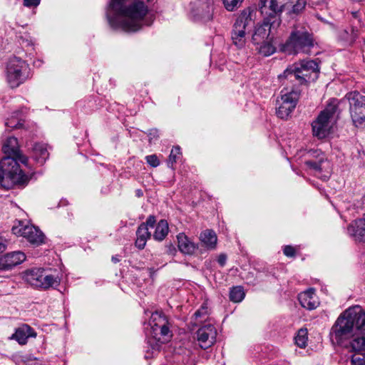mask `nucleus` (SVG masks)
<instances>
[{
  "label": "nucleus",
  "mask_w": 365,
  "mask_h": 365,
  "mask_svg": "<svg viewBox=\"0 0 365 365\" xmlns=\"http://www.w3.org/2000/svg\"><path fill=\"white\" fill-rule=\"evenodd\" d=\"M340 38H341V40L345 41H352V38L351 37L347 30H343L341 31L340 34Z\"/></svg>",
  "instance_id": "a19ab883"
},
{
  "label": "nucleus",
  "mask_w": 365,
  "mask_h": 365,
  "mask_svg": "<svg viewBox=\"0 0 365 365\" xmlns=\"http://www.w3.org/2000/svg\"><path fill=\"white\" fill-rule=\"evenodd\" d=\"M323 2V0H309V5L311 6H317L318 5H320Z\"/></svg>",
  "instance_id": "a18cd8bd"
},
{
  "label": "nucleus",
  "mask_w": 365,
  "mask_h": 365,
  "mask_svg": "<svg viewBox=\"0 0 365 365\" xmlns=\"http://www.w3.org/2000/svg\"><path fill=\"white\" fill-rule=\"evenodd\" d=\"M169 231L168 223L165 220H161L158 223L153 234V238L157 241L163 240Z\"/></svg>",
  "instance_id": "cd10ccee"
},
{
  "label": "nucleus",
  "mask_w": 365,
  "mask_h": 365,
  "mask_svg": "<svg viewBox=\"0 0 365 365\" xmlns=\"http://www.w3.org/2000/svg\"><path fill=\"white\" fill-rule=\"evenodd\" d=\"M24 280L32 287L42 289L56 287L60 284L61 279L58 276L47 274L43 269L34 268L24 272Z\"/></svg>",
  "instance_id": "6e6552de"
},
{
  "label": "nucleus",
  "mask_w": 365,
  "mask_h": 365,
  "mask_svg": "<svg viewBox=\"0 0 365 365\" xmlns=\"http://www.w3.org/2000/svg\"><path fill=\"white\" fill-rule=\"evenodd\" d=\"M245 294L240 286L234 287L230 292V299L233 302H240L245 298Z\"/></svg>",
  "instance_id": "c756f323"
},
{
  "label": "nucleus",
  "mask_w": 365,
  "mask_h": 365,
  "mask_svg": "<svg viewBox=\"0 0 365 365\" xmlns=\"http://www.w3.org/2000/svg\"><path fill=\"white\" fill-rule=\"evenodd\" d=\"M34 155L36 160L43 164L49 155L46 145L42 143H36L34 147Z\"/></svg>",
  "instance_id": "bb28decb"
},
{
  "label": "nucleus",
  "mask_w": 365,
  "mask_h": 365,
  "mask_svg": "<svg viewBox=\"0 0 365 365\" xmlns=\"http://www.w3.org/2000/svg\"><path fill=\"white\" fill-rule=\"evenodd\" d=\"M148 7L141 0H111L106 17L113 29H121L127 32H136L146 23Z\"/></svg>",
  "instance_id": "f257e3e1"
},
{
  "label": "nucleus",
  "mask_w": 365,
  "mask_h": 365,
  "mask_svg": "<svg viewBox=\"0 0 365 365\" xmlns=\"http://www.w3.org/2000/svg\"><path fill=\"white\" fill-rule=\"evenodd\" d=\"M41 0H24L23 4L26 7H36L40 4Z\"/></svg>",
  "instance_id": "ea45409f"
},
{
  "label": "nucleus",
  "mask_w": 365,
  "mask_h": 365,
  "mask_svg": "<svg viewBox=\"0 0 365 365\" xmlns=\"http://www.w3.org/2000/svg\"><path fill=\"white\" fill-rule=\"evenodd\" d=\"M351 365H365V355L354 354L351 360Z\"/></svg>",
  "instance_id": "c9c22d12"
},
{
  "label": "nucleus",
  "mask_w": 365,
  "mask_h": 365,
  "mask_svg": "<svg viewBox=\"0 0 365 365\" xmlns=\"http://www.w3.org/2000/svg\"><path fill=\"white\" fill-rule=\"evenodd\" d=\"M112 261L114 262V263H117L120 261V259H118V257H112Z\"/></svg>",
  "instance_id": "09e8293b"
},
{
  "label": "nucleus",
  "mask_w": 365,
  "mask_h": 365,
  "mask_svg": "<svg viewBox=\"0 0 365 365\" xmlns=\"http://www.w3.org/2000/svg\"><path fill=\"white\" fill-rule=\"evenodd\" d=\"M355 354L365 355V312L356 318V330L351 335L349 345H345Z\"/></svg>",
  "instance_id": "f8f14e48"
},
{
  "label": "nucleus",
  "mask_w": 365,
  "mask_h": 365,
  "mask_svg": "<svg viewBox=\"0 0 365 365\" xmlns=\"http://www.w3.org/2000/svg\"><path fill=\"white\" fill-rule=\"evenodd\" d=\"M252 20L249 14H242L236 19L232 31V40L237 48H242L246 42L247 28L252 24Z\"/></svg>",
  "instance_id": "4468645a"
},
{
  "label": "nucleus",
  "mask_w": 365,
  "mask_h": 365,
  "mask_svg": "<svg viewBox=\"0 0 365 365\" xmlns=\"http://www.w3.org/2000/svg\"><path fill=\"white\" fill-rule=\"evenodd\" d=\"M5 270L22 263L26 259V255L21 251L11 252L2 257Z\"/></svg>",
  "instance_id": "4be33fe9"
},
{
  "label": "nucleus",
  "mask_w": 365,
  "mask_h": 365,
  "mask_svg": "<svg viewBox=\"0 0 365 365\" xmlns=\"http://www.w3.org/2000/svg\"><path fill=\"white\" fill-rule=\"evenodd\" d=\"M290 4L292 6L291 9L289 11V14H293L295 15H298L300 13H302L306 5H307V1L306 0H292L290 1Z\"/></svg>",
  "instance_id": "7c9ffc66"
},
{
  "label": "nucleus",
  "mask_w": 365,
  "mask_h": 365,
  "mask_svg": "<svg viewBox=\"0 0 365 365\" xmlns=\"http://www.w3.org/2000/svg\"><path fill=\"white\" fill-rule=\"evenodd\" d=\"M200 238L207 249L214 250L216 247L217 238L214 231L206 230L201 233Z\"/></svg>",
  "instance_id": "a878e982"
},
{
  "label": "nucleus",
  "mask_w": 365,
  "mask_h": 365,
  "mask_svg": "<svg viewBox=\"0 0 365 365\" xmlns=\"http://www.w3.org/2000/svg\"><path fill=\"white\" fill-rule=\"evenodd\" d=\"M283 252L287 257H292L295 255V249L290 245H287L284 247Z\"/></svg>",
  "instance_id": "4c0bfd02"
},
{
  "label": "nucleus",
  "mask_w": 365,
  "mask_h": 365,
  "mask_svg": "<svg viewBox=\"0 0 365 365\" xmlns=\"http://www.w3.org/2000/svg\"><path fill=\"white\" fill-rule=\"evenodd\" d=\"M295 344L300 348H304L307 343V329H300L294 338Z\"/></svg>",
  "instance_id": "2f4dec72"
},
{
  "label": "nucleus",
  "mask_w": 365,
  "mask_h": 365,
  "mask_svg": "<svg viewBox=\"0 0 365 365\" xmlns=\"http://www.w3.org/2000/svg\"><path fill=\"white\" fill-rule=\"evenodd\" d=\"M155 222H156V220H155V216L150 215L148 217V219L146 220V222H143L140 225H145V227H148L149 229V227H154Z\"/></svg>",
  "instance_id": "58836bf2"
},
{
  "label": "nucleus",
  "mask_w": 365,
  "mask_h": 365,
  "mask_svg": "<svg viewBox=\"0 0 365 365\" xmlns=\"http://www.w3.org/2000/svg\"><path fill=\"white\" fill-rule=\"evenodd\" d=\"M148 1H150L151 0H147Z\"/></svg>",
  "instance_id": "603ef678"
},
{
  "label": "nucleus",
  "mask_w": 365,
  "mask_h": 365,
  "mask_svg": "<svg viewBox=\"0 0 365 365\" xmlns=\"http://www.w3.org/2000/svg\"><path fill=\"white\" fill-rule=\"evenodd\" d=\"M352 14H353L354 18H356L358 16V12L357 11L353 12Z\"/></svg>",
  "instance_id": "8fccbe9b"
},
{
  "label": "nucleus",
  "mask_w": 365,
  "mask_h": 365,
  "mask_svg": "<svg viewBox=\"0 0 365 365\" xmlns=\"http://www.w3.org/2000/svg\"><path fill=\"white\" fill-rule=\"evenodd\" d=\"M135 194H136V196H138V197H142L143 195V191L140 189H138L135 191Z\"/></svg>",
  "instance_id": "49530a36"
},
{
  "label": "nucleus",
  "mask_w": 365,
  "mask_h": 365,
  "mask_svg": "<svg viewBox=\"0 0 365 365\" xmlns=\"http://www.w3.org/2000/svg\"><path fill=\"white\" fill-rule=\"evenodd\" d=\"M339 101L336 98L329 100L325 108L318 115L312 123L313 135L319 139L329 135L334 125L336 123L341 113L339 108Z\"/></svg>",
  "instance_id": "7ed1b4c3"
},
{
  "label": "nucleus",
  "mask_w": 365,
  "mask_h": 365,
  "mask_svg": "<svg viewBox=\"0 0 365 365\" xmlns=\"http://www.w3.org/2000/svg\"><path fill=\"white\" fill-rule=\"evenodd\" d=\"M10 166H1L3 168L4 182L0 183V187L5 189H11L14 185H22L29 181V178L24 172L18 168V164L14 166V170Z\"/></svg>",
  "instance_id": "2eb2a0df"
},
{
  "label": "nucleus",
  "mask_w": 365,
  "mask_h": 365,
  "mask_svg": "<svg viewBox=\"0 0 365 365\" xmlns=\"http://www.w3.org/2000/svg\"><path fill=\"white\" fill-rule=\"evenodd\" d=\"M180 155V148L179 146L174 147L169 155L168 160V167L173 168V164L176 162L178 155Z\"/></svg>",
  "instance_id": "473e14b6"
},
{
  "label": "nucleus",
  "mask_w": 365,
  "mask_h": 365,
  "mask_svg": "<svg viewBox=\"0 0 365 365\" xmlns=\"http://www.w3.org/2000/svg\"><path fill=\"white\" fill-rule=\"evenodd\" d=\"M12 232L17 236L24 237L34 246L44 243L43 233L38 227L24 224L22 221H18V224L13 226Z\"/></svg>",
  "instance_id": "ddd939ff"
},
{
  "label": "nucleus",
  "mask_w": 365,
  "mask_h": 365,
  "mask_svg": "<svg viewBox=\"0 0 365 365\" xmlns=\"http://www.w3.org/2000/svg\"><path fill=\"white\" fill-rule=\"evenodd\" d=\"M150 325L151 327V334L157 341L155 346L158 349L159 343H165L172 336L171 331L168 327V320L165 315L156 312L151 315Z\"/></svg>",
  "instance_id": "9d476101"
},
{
  "label": "nucleus",
  "mask_w": 365,
  "mask_h": 365,
  "mask_svg": "<svg viewBox=\"0 0 365 365\" xmlns=\"http://www.w3.org/2000/svg\"><path fill=\"white\" fill-rule=\"evenodd\" d=\"M173 251V252H175V248H174V247H172V248H171V247H170V252L172 254Z\"/></svg>",
  "instance_id": "3c124183"
},
{
  "label": "nucleus",
  "mask_w": 365,
  "mask_h": 365,
  "mask_svg": "<svg viewBox=\"0 0 365 365\" xmlns=\"http://www.w3.org/2000/svg\"><path fill=\"white\" fill-rule=\"evenodd\" d=\"M29 66L21 58L13 56L6 66V79L11 88H16L29 78Z\"/></svg>",
  "instance_id": "0eeeda50"
},
{
  "label": "nucleus",
  "mask_w": 365,
  "mask_h": 365,
  "mask_svg": "<svg viewBox=\"0 0 365 365\" xmlns=\"http://www.w3.org/2000/svg\"><path fill=\"white\" fill-rule=\"evenodd\" d=\"M280 99L277 100L276 114L281 119L287 120L293 112L300 96V90L292 86L281 83Z\"/></svg>",
  "instance_id": "423d86ee"
},
{
  "label": "nucleus",
  "mask_w": 365,
  "mask_h": 365,
  "mask_svg": "<svg viewBox=\"0 0 365 365\" xmlns=\"http://www.w3.org/2000/svg\"><path fill=\"white\" fill-rule=\"evenodd\" d=\"M194 16L204 21H210L212 17V6L210 0H197L192 9Z\"/></svg>",
  "instance_id": "a211bd4d"
},
{
  "label": "nucleus",
  "mask_w": 365,
  "mask_h": 365,
  "mask_svg": "<svg viewBox=\"0 0 365 365\" xmlns=\"http://www.w3.org/2000/svg\"><path fill=\"white\" fill-rule=\"evenodd\" d=\"M6 125L11 128H19L23 125V123L21 119H17L15 116H12L11 118L7 119Z\"/></svg>",
  "instance_id": "f704fd0d"
},
{
  "label": "nucleus",
  "mask_w": 365,
  "mask_h": 365,
  "mask_svg": "<svg viewBox=\"0 0 365 365\" xmlns=\"http://www.w3.org/2000/svg\"><path fill=\"white\" fill-rule=\"evenodd\" d=\"M136 236L135 246L138 249L143 250L146 245L147 240L150 237L151 234L148 231V228L145 227V225H140L136 231Z\"/></svg>",
  "instance_id": "393cba45"
},
{
  "label": "nucleus",
  "mask_w": 365,
  "mask_h": 365,
  "mask_svg": "<svg viewBox=\"0 0 365 365\" xmlns=\"http://www.w3.org/2000/svg\"><path fill=\"white\" fill-rule=\"evenodd\" d=\"M196 334L200 346L203 349H206L211 347L215 343L217 330L213 325L208 324L201 327L197 331Z\"/></svg>",
  "instance_id": "dca6fc26"
},
{
  "label": "nucleus",
  "mask_w": 365,
  "mask_h": 365,
  "mask_svg": "<svg viewBox=\"0 0 365 365\" xmlns=\"http://www.w3.org/2000/svg\"><path fill=\"white\" fill-rule=\"evenodd\" d=\"M272 41L273 40H267L262 42L261 44H256L257 46V49L259 53L264 56H269L273 54L275 52L276 48L272 44Z\"/></svg>",
  "instance_id": "c85d7f7f"
},
{
  "label": "nucleus",
  "mask_w": 365,
  "mask_h": 365,
  "mask_svg": "<svg viewBox=\"0 0 365 365\" xmlns=\"http://www.w3.org/2000/svg\"><path fill=\"white\" fill-rule=\"evenodd\" d=\"M314 292V289L310 288L299 294L298 300L302 307L309 310L314 309L318 307L319 302Z\"/></svg>",
  "instance_id": "6ab92c4d"
},
{
  "label": "nucleus",
  "mask_w": 365,
  "mask_h": 365,
  "mask_svg": "<svg viewBox=\"0 0 365 365\" xmlns=\"http://www.w3.org/2000/svg\"><path fill=\"white\" fill-rule=\"evenodd\" d=\"M6 247L7 240L4 237L0 236V254L6 250Z\"/></svg>",
  "instance_id": "79ce46f5"
},
{
  "label": "nucleus",
  "mask_w": 365,
  "mask_h": 365,
  "mask_svg": "<svg viewBox=\"0 0 365 365\" xmlns=\"http://www.w3.org/2000/svg\"><path fill=\"white\" fill-rule=\"evenodd\" d=\"M348 233L358 242L365 241V218L354 221L348 227Z\"/></svg>",
  "instance_id": "aec40b11"
},
{
  "label": "nucleus",
  "mask_w": 365,
  "mask_h": 365,
  "mask_svg": "<svg viewBox=\"0 0 365 365\" xmlns=\"http://www.w3.org/2000/svg\"><path fill=\"white\" fill-rule=\"evenodd\" d=\"M146 162L152 167L156 168L160 165V160L155 154L147 155L145 157Z\"/></svg>",
  "instance_id": "e433bc0d"
},
{
  "label": "nucleus",
  "mask_w": 365,
  "mask_h": 365,
  "mask_svg": "<svg viewBox=\"0 0 365 365\" xmlns=\"http://www.w3.org/2000/svg\"><path fill=\"white\" fill-rule=\"evenodd\" d=\"M361 312L353 313L347 310L341 315L331 327V339L339 345H343L344 341L351 334L353 329H356V318Z\"/></svg>",
  "instance_id": "20e7f679"
},
{
  "label": "nucleus",
  "mask_w": 365,
  "mask_h": 365,
  "mask_svg": "<svg viewBox=\"0 0 365 365\" xmlns=\"http://www.w3.org/2000/svg\"><path fill=\"white\" fill-rule=\"evenodd\" d=\"M178 247L179 250L184 255H192L197 248V245L193 242L184 233H180L177 236Z\"/></svg>",
  "instance_id": "412c9836"
},
{
  "label": "nucleus",
  "mask_w": 365,
  "mask_h": 365,
  "mask_svg": "<svg viewBox=\"0 0 365 365\" xmlns=\"http://www.w3.org/2000/svg\"><path fill=\"white\" fill-rule=\"evenodd\" d=\"M206 314H207V308L202 307L200 309H198L195 312L194 316L195 317L196 319H197L198 317H200L202 315H204Z\"/></svg>",
  "instance_id": "c03bdc74"
},
{
  "label": "nucleus",
  "mask_w": 365,
  "mask_h": 365,
  "mask_svg": "<svg viewBox=\"0 0 365 365\" xmlns=\"http://www.w3.org/2000/svg\"><path fill=\"white\" fill-rule=\"evenodd\" d=\"M319 73L318 63L314 60H302L289 66L278 76L280 83L292 86L296 88L308 83L315 81Z\"/></svg>",
  "instance_id": "f03ea898"
},
{
  "label": "nucleus",
  "mask_w": 365,
  "mask_h": 365,
  "mask_svg": "<svg viewBox=\"0 0 365 365\" xmlns=\"http://www.w3.org/2000/svg\"><path fill=\"white\" fill-rule=\"evenodd\" d=\"M284 6V0H260L259 9L264 20L272 21L274 26H279Z\"/></svg>",
  "instance_id": "9b49d317"
},
{
  "label": "nucleus",
  "mask_w": 365,
  "mask_h": 365,
  "mask_svg": "<svg viewBox=\"0 0 365 365\" xmlns=\"http://www.w3.org/2000/svg\"><path fill=\"white\" fill-rule=\"evenodd\" d=\"M227 261V256L225 254H220L217 258V262L221 267H224Z\"/></svg>",
  "instance_id": "37998d69"
},
{
  "label": "nucleus",
  "mask_w": 365,
  "mask_h": 365,
  "mask_svg": "<svg viewBox=\"0 0 365 365\" xmlns=\"http://www.w3.org/2000/svg\"><path fill=\"white\" fill-rule=\"evenodd\" d=\"M279 26H274L272 21L267 20L263 21V23L257 27L255 34L252 36V42L254 44H261L262 42L267 40H273L274 31Z\"/></svg>",
  "instance_id": "f3484780"
},
{
  "label": "nucleus",
  "mask_w": 365,
  "mask_h": 365,
  "mask_svg": "<svg viewBox=\"0 0 365 365\" xmlns=\"http://www.w3.org/2000/svg\"><path fill=\"white\" fill-rule=\"evenodd\" d=\"M309 156L319 158L318 160H308L305 161V165L310 169L316 171L322 170V164L325 161V157L322 152L318 150H311L308 152Z\"/></svg>",
  "instance_id": "b1692460"
},
{
  "label": "nucleus",
  "mask_w": 365,
  "mask_h": 365,
  "mask_svg": "<svg viewBox=\"0 0 365 365\" xmlns=\"http://www.w3.org/2000/svg\"><path fill=\"white\" fill-rule=\"evenodd\" d=\"M36 334L29 325L24 324L18 328L11 339L16 340L20 344H26L29 337H36Z\"/></svg>",
  "instance_id": "5701e85b"
},
{
  "label": "nucleus",
  "mask_w": 365,
  "mask_h": 365,
  "mask_svg": "<svg viewBox=\"0 0 365 365\" xmlns=\"http://www.w3.org/2000/svg\"><path fill=\"white\" fill-rule=\"evenodd\" d=\"M0 270H5L2 257L0 258Z\"/></svg>",
  "instance_id": "de8ad7c7"
},
{
  "label": "nucleus",
  "mask_w": 365,
  "mask_h": 365,
  "mask_svg": "<svg viewBox=\"0 0 365 365\" xmlns=\"http://www.w3.org/2000/svg\"><path fill=\"white\" fill-rule=\"evenodd\" d=\"M347 101L349 104V113L353 123L359 126L365 123V95L359 91H351L346 94L340 103Z\"/></svg>",
  "instance_id": "1a4fd4ad"
},
{
  "label": "nucleus",
  "mask_w": 365,
  "mask_h": 365,
  "mask_svg": "<svg viewBox=\"0 0 365 365\" xmlns=\"http://www.w3.org/2000/svg\"><path fill=\"white\" fill-rule=\"evenodd\" d=\"M243 0H222L225 7L228 11L237 9Z\"/></svg>",
  "instance_id": "72a5a7b5"
},
{
  "label": "nucleus",
  "mask_w": 365,
  "mask_h": 365,
  "mask_svg": "<svg viewBox=\"0 0 365 365\" xmlns=\"http://www.w3.org/2000/svg\"><path fill=\"white\" fill-rule=\"evenodd\" d=\"M313 46L314 40L310 29L304 26H295L285 43V49L294 53H307Z\"/></svg>",
  "instance_id": "39448f33"
}]
</instances>
